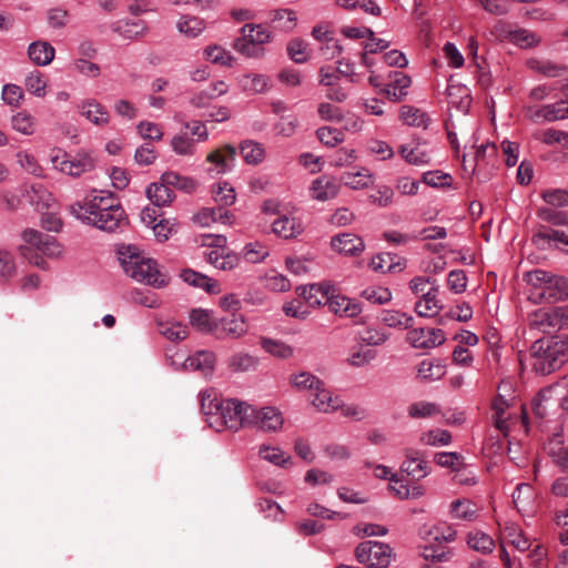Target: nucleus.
<instances>
[{"instance_id":"45","label":"nucleus","mask_w":568,"mask_h":568,"mask_svg":"<svg viewBox=\"0 0 568 568\" xmlns=\"http://www.w3.org/2000/svg\"><path fill=\"white\" fill-rule=\"evenodd\" d=\"M181 33L190 39L199 37L205 29V23L197 17L183 16L176 23Z\"/></svg>"},{"instance_id":"12","label":"nucleus","mask_w":568,"mask_h":568,"mask_svg":"<svg viewBox=\"0 0 568 568\" xmlns=\"http://www.w3.org/2000/svg\"><path fill=\"white\" fill-rule=\"evenodd\" d=\"M247 324L242 315L231 314L216 321L214 336L217 339H236L247 333Z\"/></svg>"},{"instance_id":"4","label":"nucleus","mask_w":568,"mask_h":568,"mask_svg":"<svg viewBox=\"0 0 568 568\" xmlns=\"http://www.w3.org/2000/svg\"><path fill=\"white\" fill-rule=\"evenodd\" d=\"M528 300L534 304L556 303L568 298V280L540 268L525 273Z\"/></svg>"},{"instance_id":"28","label":"nucleus","mask_w":568,"mask_h":568,"mask_svg":"<svg viewBox=\"0 0 568 568\" xmlns=\"http://www.w3.org/2000/svg\"><path fill=\"white\" fill-rule=\"evenodd\" d=\"M372 270L381 273H394L402 271L405 267V262L393 253H381L374 256L369 263Z\"/></svg>"},{"instance_id":"23","label":"nucleus","mask_w":568,"mask_h":568,"mask_svg":"<svg viewBox=\"0 0 568 568\" xmlns=\"http://www.w3.org/2000/svg\"><path fill=\"white\" fill-rule=\"evenodd\" d=\"M29 59L39 67L49 65L55 55V49L48 41H34L28 47Z\"/></svg>"},{"instance_id":"49","label":"nucleus","mask_w":568,"mask_h":568,"mask_svg":"<svg viewBox=\"0 0 568 568\" xmlns=\"http://www.w3.org/2000/svg\"><path fill=\"white\" fill-rule=\"evenodd\" d=\"M24 87L31 94L43 98L47 94L48 81L42 72L34 70L26 77Z\"/></svg>"},{"instance_id":"38","label":"nucleus","mask_w":568,"mask_h":568,"mask_svg":"<svg viewBox=\"0 0 568 568\" xmlns=\"http://www.w3.org/2000/svg\"><path fill=\"white\" fill-rule=\"evenodd\" d=\"M240 32L247 40L261 47L272 40L271 31L263 24L246 23L240 29Z\"/></svg>"},{"instance_id":"6","label":"nucleus","mask_w":568,"mask_h":568,"mask_svg":"<svg viewBox=\"0 0 568 568\" xmlns=\"http://www.w3.org/2000/svg\"><path fill=\"white\" fill-rule=\"evenodd\" d=\"M530 331L550 334L568 327V311L564 307H545L530 313L527 318Z\"/></svg>"},{"instance_id":"47","label":"nucleus","mask_w":568,"mask_h":568,"mask_svg":"<svg viewBox=\"0 0 568 568\" xmlns=\"http://www.w3.org/2000/svg\"><path fill=\"white\" fill-rule=\"evenodd\" d=\"M159 332L173 342L182 341L189 335L187 326L174 321L159 322Z\"/></svg>"},{"instance_id":"33","label":"nucleus","mask_w":568,"mask_h":568,"mask_svg":"<svg viewBox=\"0 0 568 568\" xmlns=\"http://www.w3.org/2000/svg\"><path fill=\"white\" fill-rule=\"evenodd\" d=\"M239 82L245 92L253 94L265 93L271 89V79L265 74H245Z\"/></svg>"},{"instance_id":"41","label":"nucleus","mask_w":568,"mask_h":568,"mask_svg":"<svg viewBox=\"0 0 568 568\" xmlns=\"http://www.w3.org/2000/svg\"><path fill=\"white\" fill-rule=\"evenodd\" d=\"M206 261L217 270L230 271L237 266L240 257L235 253L223 254L217 250H212L206 254Z\"/></svg>"},{"instance_id":"16","label":"nucleus","mask_w":568,"mask_h":568,"mask_svg":"<svg viewBox=\"0 0 568 568\" xmlns=\"http://www.w3.org/2000/svg\"><path fill=\"white\" fill-rule=\"evenodd\" d=\"M251 419V427H256L265 432H276L281 429L284 422L281 412L274 407H263L261 409L254 407Z\"/></svg>"},{"instance_id":"63","label":"nucleus","mask_w":568,"mask_h":568,"mask_svg":"<svg viewBox=\"0 0 568 568\" xmlns=\"http://www.w3.org/2000/svg\"><path fill=\"white\" fill-rule=\"evenodd\" d=\"M317 139L326 146L334 148L344 141V133L331 126H322L316 131Z\"/></svg>"},{"instance_id":"46","label":"nucleus","mask_w":568,"mask_h":568,"mask_svg":"<svg viewBox=\"0 0 568 568\" xmlns=\"http://www.w3.org/2000/svg\"><path fill=\"white\" fill-rule=\"evenodd\" d=\"M503 538L506 542L514 546L518 551L524 552L530 548V541L524 536L521 529L515 525H508L503 531Z\"/></svg>"},{"instance_id":"42","label":"nucleus","mask_w":568,"mask_h":568,"mask_svg":"<svg viewBox=\"0 0 568 568\" xmlns=\"http://www.w3.org/2000/svg\"><path fill=\"white\" fill-rule=\"evenodd\" d=\"M417 374L425 382L438 381L446 374V367L439 361L424 359L418 365Z\"/></svg>"},{"instance_id":"13","label":"nucleus","mask_w":568,"mask_h":568,"mask_svg":"<svg viewBox=\"0 0 568 568\" xmlns=\"http://www.w3.org/2000/svg\"><path fill=\"white\" fill-rule=\"evenodd\" d=\"M407 341L415 348H434L445 341V333L440 328L420 327L410 329L407 333Z\"/></svg>"},{"instance_id":"29","label":"nucleus","mask_w":568,"mask_h":568,"mask_svg":"<svg viewBox=\"0 0 568 568\" xmlns=\"http://www.w3.org/2000/svg\"><path fill=\"white\" fill-rule=\"evenodd\" d=\"M410 78L402 72H395L390 83L387 84L385 93L394 102L402 101L407 95V89L410 87Z\"/></svg>"},{"instance_id":"9","label":"nucleus","mask_w":568,"mask_h":568,"mask_svg":"<svg viewBox=\"0 0 568 568\" xmlns=\"http://www.w3.org/2000/svg\"><path fill=\"white\" fill-rule=\"evenodd\" d=\"M219 418L222 424L232 430H239L242 427L250 426L252 423V414L254 413V406L230 398L224 400V405L221 406Z\"/></svg>"},{"instance_id":"60","label":"nucleus","mask_w":568,"mask_h":568,"mask_svg":"<svg viewBox=\"0 0 568 568\" xmlns=\"http://www.w3.org/2000/svg\"><path fill=\"white\" fill-rule=\"evenodd\" d=\"M258 455L262 459L267 460L277 466H284L291 460V456L285 454L278 447H271L267 445L261 446Z\"/></svg>"},{"instance_id":"20","label":"nucleus","mask_w":568,"mask_h":568,"mask_svg":"<svg viewBox=\"0 0 568 568\" xmlns=\"http://www.w3.org/2000/svg\"><path fill=\"white\" fill-rule=\"evenodd\" d=\"M303 225L295 217L280 214L272 222V231L278 237L284 240L294 239L303 232Z\"/></svg>"},{"instance_id":"11","label":"nucleus","mask_w":568,"mask_h":568,"mask_svg":"<svg viewBox=\"0 0 568 568\" xmlns=\"http://www.w3.org/2000/svg\"><path fill=\"white\" fill-rule=\"evenodd\" d=\"M526 116L535 122H554L568 118V105L566 100L541 106H527Z\"/></svg>"},{"instance_id":"40","label":"nucleus","mask_w":568,"mask_h":568,"mask_svg":"<svg viewBox=\"0 0 568 568\" xmlns=\"http://www.w3.org/2000/svg\"><path fill=\"white\" fill-rule=\"evenodd\" d=\"M181 278L194 287L204 288L209 293H213L217 288V283L214 280L190 268L182 271Z\"/></svg>"},{"instance_id":"36","label":"nucleus","mask_w":568,"mask_h":568,"mask_svg":"<svg viewBox=\"0 0 568 568\" xmlns=\"http://www.w3.org/2000/svg\"><path fill=\"white\" fill-rule=\"evenodd\" d=\"M196 143L186 131H181L172 138L171 148L178 155L193 156L196 153Z\"/></svg>"},{"instance_id":"44","label":"nucleus","mask_w":568,"mask_h":568,"mask_svg":"<svg viewBox=\"0 0 568 568\" xmlns=\"http://www.w3.org/2000/svg\"><path fill=\"white\" fill-rule=\"evenodd\" d=\"M215 318L212 317V314L209 311L196 308L192 310L190 313V322L197 329L206 333H212L214 335Z\"/></svg>"},{"instance_id":"17","label":"nucleus","mask_w":568,"mask_h":568,"mask_svg":"<svg viewBox=\"0 0 568 568\" xmlns=\"http://www.w3.org/2000/svg\"><path fill=\"white\" fill-rule=\"evenodd\" d=\"M79 113L95 126H105L110 123V113L106 108L95 99H84L77 104Z\"/></svg>"},{"instance_id":"55","label":"nucleus","mask_w":568,"mask_h":568,"mask_svg":"<svg viewBox=\"0 0 568 568\" xmlns=\"http://www.w3.org/2000/svg\"><path fill=\"white\" fill-rule=\"evenodd\" d=\"M296 14L294 11L288 9L275 10L272 14V22L276 29L282 31H291L296 26Z\"/></svg>"},{"instance_id":"62","label":"nucleus","mask_w":568,"mask_h":568,"mask_svg":"<svg viewBox=\"0 0 568 568\" xmlns=\"http://www.w3.org/2000/svg\"><path fill=\"white\" fill-rule=\"evenodd\" d=\"M297 291L300 292V295L303 296L313 307L325 304V298H323L322 293H326V295H328V291L323 290V287L317 284H312L308 287H298Z\"/></svg>"},{"instance_id":"31","label":"nucleus","mask_w":568,"mask_h":568,"mask_svg":"<svg viewBox=\"0 0 568 568\" xmlns=\"http://www.w3.org/2000/svg\"><path fill=\"white\" fill-rule=\"evenodd\" d=\"M381 322L392 328L408 329L413 326L414 317L397 310H383Z\"/></svg>"},{"instance_id":"51","label":"nucleus","mask_w":568,"mask_h":568,"mask_svg":"<svg viewBox=\"0 0 568 568\" xmlns=\"http://www.w3.org/2000/svg\"><path fill=\"white\" fill-rule=\"evenodd\" d=\"M535 497L534 489L529 484H518L513 493V501L519 511H527Z\"/></svg>"},{"instance_id":"34","label":"nucleus","mask_w":568,"mask_h":568,"mask_svg":"<svg viewBox=\"0 0 568 568\" xmlns=\"http://www.w3.org/2000/svg\"><path fill=\"white\" fill-rule=\"evenodd\" d=\"M478 507L469 499H456L449 506L452 518L471 521L476 518Z\"/></svg>"},{"instance_id":"58","label":"nucleus","mask_w":568,"mask_h":568,"mask_svg":"<svg viewBox=\"0 0 568 568\" xmlns=\"http://www.w3.org/2000/svg\"><path fill=\"white\" fill-rule=\"evenodd\" d=\"M204 55L211 62L225 67H231L234 61V58L230 51L216 44L206 47L204 50Z\"/></svg>"},{"instance_id":"14","label":"nucleus","mask_w":568,"mask_h":568,"mask_svg":"<svg viewBox=\"0 0 568 568\" xmlns=\"http://www.w3.org/2000/svg\"><path fill=\"white\" fill-rule=\"evenodd\" d=\"M312 37L318 42L320 53L325 60H333L342 53L343 47L334 37L333 31L325 26H315L312 30Z\"/></svg>"},{"instance_id":"37","label":"nucleus","mask_w":568,"mask_h":568,"mask_svg":"<svg viewBox=\"0 0 568 568\" xmlns=\"http://www.w3.org/2000/svg\"><path fill=\"white\" fill-rule=\"evenodd\" d=\"M146 195L154 206L162 207L170 204L174 199L172 189L161 183H152L146 189Z\"/></svg>"},{"instance_id":"22","label":"nucleus","mask_w":568,"mask_h":568,"mask_svg":"<svg viewBox=\"0 0 568 568\" xmlns=\"http://www.w3.org/2000/svg\"><path fill=\"white\" fill-rule=\"evenodd\" d=\"M438 288L430 286L415 304V312L420 317H434L439 314L442 305L437 298Z\"/></svg>"},{"instance_id":"61","label":"nucleus","mask_w":568,"mask_h":568,"mask_svg":"<svg viewBox=\"0 0 568 568\" xmlns=\"http://www.w3.org/2000/svg\"><path fill=\"white\" fill-rule=\"evenodd\" d=\"M399 153L407 163L413 165H424L429 162V155L419 146L409 148L408 145H402Z\"/></svg>"},{"instance_id":"18","label":"nucleus","mask_w":568,"mask_h":568,"mask_svg":"<svg viewBox=\"0 0 568 568\" xmlns=\"http://www.w3.org/2000/svg\"><path fill=\"white\" fill-rule=\"evenodd\" d=\"M331 247L333 251L343 255L358 256L364 252L365 243L363 239L356 234L342 233L331 239Z\"/></svg>"},{"instance_id":"2","label":"nucleus","mask_w":568,"mask_h":568,"mask_svg":"<svg viewBox=\"0 0 568 568\" xmlns=\"http://www.w3.org/2000/svg\"><path fill=\"white\" fill-rule=\"evenodd\" d=\"M118 255L124 273L134 281L155 288H162L169 284V275L160 270L154 260L142 255L136 246H121Z\"/></svg>"},{"instance_id":"1","label":"nucleus","mask_w":568,"mask_h":568,"mask_svg":"<svg viewBox=\"0 0 568 568\" xmlns=\"http://www.w3.org/2000/svg\"><path fill=\"white\" fill-rule=\"evenodd\" d=\"M70 213L77 219L105 232L116 231L124 223V211L111 192L100 191L88 195L83 202L70 205Z\"/></svg>"},{"instance_id":"25","label":"nucleus","mask_w":568,"mask_h":568,"mask_svg":"<svg viewBox=\"0 0 568 568\" xmlns=\"http://www.w3.org/2000/svg\"><path fill=\"white\" fill-rule=\"evenodd\" d=\"M449 103L466 114L469 110L471 98L469 89L460 83H449L446 89Z\"/></svg>"},{"instance_id":"43","label":"nucleus","mask_w":568,"mask_h":568,"mask_svg":"<svg viewBox=\"0 0 568 568\" xmlns=\"http://www.w3.org/2000/svg\"><path fill=\"white\" fill-rule=\"evenodd\" d=\"M241 154L247 164L256 165L265 158V150L258 142L246 140L240 145Z\"/></svg>"},{"instance_id":"10","label":"nucleus","mask_w":568,"mask_h":568,"mask_svg":"<svg viewBox=\"0 0 568 568\" xmlns=\"http://www.w3.org/2000/svg\"><path fill=\"white\" fill-rule=\"evenodd\" d=\"M236 154V148L231 144H225L211 151L206 155V162L212 164V166L207 169V173L214 178L232 171Z\"/></svg>"},{"instance_id":"27","label":"nucleus","mask_w":568,"mask_h":568,"mask_svg":"<svg viewBox=\"0 0 568 568\" xmlns=\"http://www.w3.org/2000/svg\"><path fill=\"white\" fill-rule=\"evenodd\" d=\"M526 65L531 71L548 78L560 77L567 71V67L564 64H558L550 60L539 58H529L526 61Z\"/></svg>"},{"instance_id":"57","label":"nucleus","mask_w":568,"mask_h":568,"mask_svg":"<svg viewBox=\"0 0 568 568\" xmlns=\"http://www.w3.org/2000/svg\"><path fill=\"white\" fill-rule=\"evenodd\" d=\"M234 49L246 58L252 59H260L265 54V49L263 47L251 42L242 34L234 41Z\"/></svg>"},{"instance_id":"3","label":"nucleus","mask_w":568,"mask_h":568,"mask_svg":"<svg viewBox=\"0 0 568 568\" xmlns=\"http://www.w3.org/2000/svg\"><path fill=\"white\" fill-rule=\"evenodd\" d=\"M527 361L531 369L541 376L560 369L568 362V336L536 339Z\"/></svg>"},{"instance_id":"7","label":"nucleus","mask_w":568,"mask_h":568,"mask_svg":"<svg viewBox=\"0 0 568 568\" xmlns=\"http://www.w3.org/2000/svg\"><path fill=\"white\" fill-rule=\"evenodd\" d=\"M50 160L55 170L74 178L94 169L93 158L83 152H79L74 156H70L67 152L57 150L53 151Z\"/></svg>"},{"instance_id":"59","label":"nucleus","mask_w":568,"mask_h":568,"mask_svg":"<svg viewBox=\"0 0 568 568\" xmlns=\"http://www.w3.org/2000/svg\"><path fill=\"white\" fill-rule=\"evenodd\" d=\"M261 345L265 352L280 358H287L293 354L292 347L281 341L263 337Z\"/></svg>"},{"instance_id":"26","label":"nucleus","mask_w":568,"mask_h":568,"mask_svg":"<svg viewBox=\"0 0 568 568\" xmlns=\"http://www.w3.org/2000/svg\"><path fill=\"white\" fill-rule=\"evenodd\" d=\"M290 383L298 392H308L310 397L325 384L320 377L306 371L292 374Z\"/></svg>"},{"instance_id":"30","label":"nucleus","mask_w":568,"mask_h":568,"mask_svg":"<svg viewBox=\"0 0 568 568\" xmlns=\"http://www.w3.org/2000/svg\"><path fill=\"white\" fill-rule=\"evenodd\" d=\"M339 186L335 180L321 176L316 179L312 186V196L318 201H327L335 197L338 193Z\"/></svg>"},{"instance_id":"5","label":"nucleus","mask_w":568,"mask_h":568,"mask_svg":"<svg viewBox=\"0 0 568 568\" xmlns=\"http://www.w3.org/2000/svg\"><path fill=\"white\" fill-rule=\"evenodd\" d=\"M22 239L26 242V245L20 246L21 254L38 267L45 268L47 263L38 255V253L33 254V251L40 252L50 257L59 256L62 253L61 245L52 235L29 229L22 233Z\"/></svg>"},{"instance_id":"64","label":"nucleus","mask_w":568,"mask_h":568,"mask_svg":"<svg viewBox=\"0 0 568 568\" xmlns=\"http://www.w3.org/2000/svg\"><path fill=\"white\" fill-rule=\"evenodd\" d=\"M452 442V435L448 430L435 429L428 430L420 436V443L429 446H445Z\"/></svg>"},{"instance_id":"54","label":"nucleus","mask_w":568,"mask_h":568,"mask_svg":"<svg viewBox=\"0 0 568 568\" xmlns=\"http://www.w3.org/2000/svg\"><path fill=\"white\" fill-rule=\"evenodd\" d=\"M214 201L221 206H230L236 200L234 187L227 182H220L212 189Z\"/></svg>"},{"instance_id":"15","label":"nucleus","mask_w":568,"mask_h":568,"mask_svg":"<svg viewBox=\"0 0 568 568\" xmlns=\"http://www.w3.org/2000/svg\"><path fill=\"white\" fill-rule=\"evenodd\" d=\"M405 460L400 466V470L406 473L414 480L425 478L430 469L428 463L424 459L423 454L414 448L404 450Z\"/></svg>"},{"instance_id":"35","label":"nucleus","mask_w":568,"mask_h":568,"mask_svg":"<svg viewBox=\"0 0 568 568\" xmlns=\"http://www.w3.org/2000/svg\"><path fill=\"white\" fill-rule=\"evenodd\" d=\"M509 41L521 49H531L540 44L541 37L528 29H516L509 31Z\"/></svg>"},{"instance_id":"8","label":"nucleus","mask_w":568,"mask_h":568,"mask_svg":"<svg viewBox=\"0 0 568 568\" xmlns=\"http://www.w3.org/2000/svg\"><path fill=\"white\" fill-rule=\"evenodd\" d=\"M392 556V547L379 541H363L355 549L357 561L371 568L387 567L390 564Z\"/></svg>"},{"instance_id":"39","label":"nucleus","mask_w":568,"mask_h":568,"mask_svg":"<svg viewBox=\"0 0 568 568\" xmlns=\"http://www.w3.org/2000/svg\"><path fill=\"white\" fill-rule=\"evenodd\" d=\"M258 364V359L248 353L239 352L230 356L227 367L234 373H245L254 371Z\"/></svg>"},{"instance_id":"53","label":"nucleus","mask_w":568,"mask_h":568,"mask_svg":"<svg viewBox=\"0 0 568 568\" xmlns=\"http://www.w3.org/2000/svg\"><path fill=\"white\" fill-rule=\"evenodd\" d=\"M534 243L538 246H544V244L547 242H560L568 245V229L560 231V230H552V229H540L535 235H534Z\"/></svg>"},{"instance_id":"50","label":"nucleus","mask_w":568,"mask_h":568,"mask_svg":"<svg viewBox=\"0 0 568 568\" xmlns=\"http://www.w3.org/2000/svg\"><path fill=\"white\" fill-rule=\"evenodd\" d=\"M399 116L407 125L418 128H426L429 120L425 112L413 105H403L400 108Z\"/></svg>"},{"instance_id":"52","label":"nucleus","mask_w":568,"mask_h":568,"mask_svg":"<svg viewBox=\"0 0 568 568\" xmlns=\"http://www.w3.org/2000/svg\"><path fill=\"white\" fill-rule=\"evenodd\" d=\"M12 129L24 135H32L36 132V119L27 111L14 114L11 119Z\"/></svg>"},{"instance_id":"32","label":"nucleus","mask_w":568,"mask_h":568,"mask_svg":"<svg viewBox=\"0 0 568 568\" xmlns=\"http://www.w3.org/2000/svg\"><path fill=\"white\" fill-rule=\"evenodd\" d=\"M339 180L344 185L353 190H362L373 184L374 176L368 169L362 168L357 172L343 173Z\"/></svg>"},{"instance_id":"48","label":"nucleus","mask_w":568,"mask_h":568,"mask_svg":"<svg viewBox=\"0 0 568 568\" xmlns=\"http://www.w3.org/2000/svg\"><path fill=\"white\" fill-rule=\"evenodd\" d=\"M201 408L206 416H219L221 406L224 405V400L217 398V394L214 389H205L201 393Z\"/></svg>"},{"instance_id":"24","label":"nucleus","mask_w":568,"mask_h":568,"mask_svg":"<svg viewBox=\"0 0 568 568\" xmlns=\"http://www.w3.org/2000/svg\"><path fill=\"white\" fill-rule=\"evenodd\" d=\"M215 361L216 356L213 352L200 351L194 355L189 356L184 361L183 367L186 371H199L203 374H210L214 368Z\"/></svg>"},{"instance_id":"19","label":"nucleus","mask_w":568,"mask_h":568,"mask_svg":"<svg viewBox=\"0 0 568 568\" xmlns=\"http://www.w3.org/2000/svg\"><path fill=\"white\" fill-rule=\"evenodd\" d=\"M322 296L325 298L328 310L341 317L354 318L362 313L361 304L346 296L336 295L329 297L326 293H322Z\"/></svg>"},{"instance_id":"21","label":"nucleus","mask_w":568,"mask_h":568,"mask_svg":"<svg viewBox=\"0 0 568 568\" xmlns=\"http://www.w3.org/2000/svg\"><path fill=\"white\" fill-rule=\"evenodd\" d=\"M310 398L312 406L320 413L331 414L341 407V398L333 395L325 384Z\"/></svg>"},{"instance_id":"56","label":"nucleus","mask_w":568,"mask_h":568,"mask_svg":"<svg viewBox=\"0 0 568 568\" xmlns=\"http://www.w3.org/2000/svg\"><path fill=\"white\" fill-rule=\"evenodd\" d=\"M467 544L470 548L483 554H489L494 549L493 538L481 531L470 532L467 536Z\"/></svg>"}]
</instances>
